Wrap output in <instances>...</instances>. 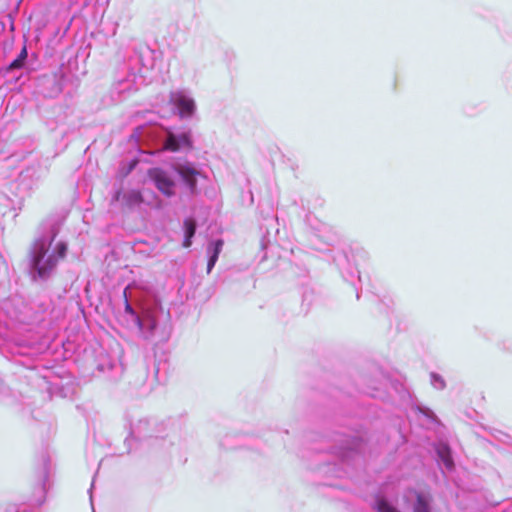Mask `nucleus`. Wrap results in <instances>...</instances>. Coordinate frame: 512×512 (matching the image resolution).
I'll return each instance as SVG.
<instances>
[{
  "instance_id": "obj_2",
  "label": "nucleus",
  "mask_w": 512,
  "mask_h": 512,
  "mask_svg": "<svg viewBox=\"0 0 512 512\" xmlns=\"http://www.w3.org/2000/svg\"><path fill=\"white\" fill-rule=\"evenodd\" d=\"M126 290L123 291V318L126 328L132 331L147 346L155 347L166 343L172 331L169 313L165 316L161 305L158 303L133 307L127 297Z\"/></svg>"
},
{
  "instance_id": "obj_17",
  "label": "nucleus",
  "mask_w": 512,
  "mask_h": 512,
  "mask_svg": "<svg viewBox=\"0 0 512 512\" xmlns=\"http://www.w3.org/2000/svg\"><path fill=\"white\" fill-rule=\"evenodd\" d=\"M432 499L430 495L416 492V500L413 505V512H432Z\"/></svg>"
},
{
  "instance_id": "obj_9",
  "label": "nucleus",
  "mask_w": 512,
  "mask_h": 512,
  "mask_svg": "<svg viewBox=\"0 0 512 512\" xmlns=\"http://www.w3.org/2000/svg\"><path fill=\"white\" fill-rule=\"evenodd\" d=\"M47 175V170L40 165L29 166L18 177L19 187L27 192L37 189Z\"/></svg>"
},
{
  "instance_id": "obj_11",
  "label": "nucleus",
  "mask_w": 512,
  "mask_h": 512,
  "mask_svg": "<svg viewBox=\"0 0 512 512\" xmlns=\"http://www.w3.org/2000/svg\"><path fill=\"white\" fill-rule=\"evenodd\" d=\"M163 146L171 152L187 151L193 148L191 131L169 133L164 139Z\"/></svg>"
},
{
  "instance_id": "obj_21",
  "label": "nucleus",
  "mask_w": 512,
  "mask_h": 512,
  "mask_svg": "<svg viewBox=\"0 0 512 512\" xmlns=\"http://www.w3.org/2000/svg\"><path fill=\"white\" fill-rule=\"evenodd\" d=\"M430 383L431 385L439 391H442L446 388V381L444 378L437 372L430 373Z\"/></svg>"
},
{
  "instance_id": "obj_3",
  "label": "nucleus",
  "mask_w": 512,
  "mask_h": 512,
  "mask_svg": "<svg viewBox=\"0 0 512 512\" xmlns=\"http://www.w3.org/2000/svg\"><path fill=\"white\" fill-rule=\"evenodd\" d=\"M364 447L365 441L360 436L338 433L330 447L329 456L316 470L327 477L342 478L360 460Z\"/></svg>"
},
{
  "instance_id": "obj_24",
  "label": "nucleus",
  "mask_w": 512,
  "mask_h": 512,
  "mask_svg": "<svg viewBox=\"0 0 512 512\" xmlns=\"http://www.w3.org/2000/svg\"><path fill=\"white\" fill-rule=\"evenodd\" d=\"M312 295H313L312 291L305 290L303 293V302H308V305H310V303L312 301Z\"/></svg>"
},
{
  "instance_id": "obj_20",
  "label": "nucleus",
  "mask_w": 512,
  "mask_h": 512,
  "mask_svg": "<svg viewBox=\"0 0 512 512\" xmlns=\"http://www.w3.org/2000/svg\"><path fill=\"white\" fill-rule=\"evenodd\" d=\"M373 508L377 512H401L387 498L380 495L375 497Z\"/></svg>"
},
{
  "instance_id": "obj_13",
  "label": "nucleus",
  "mask_w": 512,
  "mask_h": 512,
  "mask_svg": "<svg viewBox=\"0 0 512 512\" xmlns=\"http://www.w3.org/2000/svg\"><path fill=\"white\" fill-rule=\"evenodd\" d=\"M334 261L338 266L343 278L346 281L354 283V278L357 277L360 280L359 271L357 269H353L350 265V261L346 252H341L338 254Z\"/></svg>"
},
{
  "instance_id": "obj_27",
  "label": "nucleus",
  "mask_w": 512,
  "mask_h": 512,
  "mask_svg": "<svg viewBox=\"0 0 512 512\" xmlns=\"http://www.w3.org/2000/svg\"><path fill=\"white\" fill-rule=\"evenodd\" d=\"M93 487H94V484L92 483V484H91V487H90V489H89V493H90V494H91V490H92V488H93ZM90 499H92V496H91V495H90Z\"/></svg>"
},
{
  "instance_id": "obj_22",
  "label": "nucleus",
  "mask_w": 512,
  "mask_h": 512,
  "mask_svg": "<svg viewBox=\"0 0 512 512\" xmlns=\"http://www.w3.org/2000/svg\"><path fill=\"white\" fill-rule=\"evenodd\" d=\"M417 411L425 416L427 419H429L433 423H440L438 417L436 414L431 410L429 407L423 406V405H417L416 406Z\"/></svg>"
},
{
  "instance_id": "obj_6",
  "label": "nucleus",
  "mask_w": 512,
  "mask_h": 512,
  "mask_svg": "<svg viewBox=\"0 0 512 512\" xmlns=\"http://www.w3.org/2000/svg\"><path fill=\"white\" fill-rule=\"evenodd\" d=\"M169 103L173 112L180 119H190L196 112V103L190 92L185 89L171 91L169 94Z\"/></svg>"
},
{
  "instance_id": "obj_7",
  "label": "nucleus",
  "mask_w": 512,
  "mask_h": 512,
  "mask_svg": "<svg viewBox=\"0 0 512 512\" xmlns=\"http://www.w3.org/2000/svg\"><path fill=\"white\" fill-rule=\"evenodd\" d=\"M65 74L59 69L51 74H44L37 78L39 92L47 98L57 97L63 90Z\"/></svg>"
},
{
  "instance_id": "obj_12",
  "label": "nucleus",
  "mask_w": 512,
  "mask_h": 512,
  "mask_svg": "<svg viewBox=\"0 0 512 512\" xmlns=\"http://www.w3.org/2000/svg\"><path fill=\"white\" fill-rule=\"evenodd\" d=\"M174 170L190 193L195 194L197 192V177L201 175L195 165L190 162L179 163L174 167Z\"/></svg>"
},
{
  "instance_id": "obj_18",
  "label": "nucleus",
  "mask_w": 512,
  "mask_h": 512,
  "mask_svg": "<svg viewBox=\"0 0 512 512\" xmlns=\"http://www.w3.org/2000/svg\"><path fill=\"white\" fill-rule=\"evenodd\" d=\"M143 201V195L139 190H129L123 195V204L129 209L139 206Z\"/></svg>"
},
{
  "instance_id": "obj_14",
  "label": "nucleus",
  "mask_w": 512,
  "mask_h": 512,
  "mask_svg": "<svg viewBox=\"0 0 512 512\" xmlns=\"http://www.w3.org/2000/svg\"><path fill=\"white\" fill-rule=\"evenodd\" d=\"M223 245L224 241L222 239L213 240L207 245V273H210L217 263Z\"/></svg>"
},
{
  "instance_id": "obj_1",
  "label": "nucleus",
  "mask_w": 512,
  "mask_h": 512,
  "mask_svg": "<svg viewBox=\"0 0 512 512\" xmlns=\"http://www.w3.org/2000/svg\"><path fill=\"white\" fill-rule=\"evenodd\" d=\"M59 233L56 223H43L39 233L27 251L26 271L32 284L42 288L48 287L58 273V267L68 253L66 241H58L53 247Z\"/></svg>"
},
{
  "instance_id": "obj_26",
  "label": "nucleus",
  "mask_w": 512,
  "mask_h": 512,
  "mask_svg": "<svg viewBox=\"0 0 512 512\" xmlns=\"http://www.w3.org/2000/svg\"><path fill=\"white\" fill-rule=\"evenodd\" d=\"M119 195H120V191H118V192L116 193V195L114 196V199H115V200H118V199H119Z\"/></svg>"
},
{
  "instance_id": "obj_15",
  "label": "nucleus",
  "mask_w": 512,
  "mask_h": 512,
  "mask_svg": "<svg viewBox=\"0 0 512 512\" xmlns=\"http://www.w3.org/2000/svg\"><path fill=\"white\" fill-rule=\"evenodd\" d=\"M182 229H183V235H184L182 246L184 248H189V247H191V245L193 243V238L196 234V230H197L196 220L192 217L185 218L183 221Z\"/></svg>"
},
{
  "instance_id": "obj_5",
  "label": "nucleus",
  "mask_w": 512,
  "mask_h": 512,
  "mask_svg": "<svg viewBox=\"0 0 512 512\" xmlns=\"http://www.w3.org/2000/svg\"><path fill=\"white\" fill-rule=\"evenodd\" d=\"M0 350L13 363L26 369H34L43 346L41 343L27 341L19 336L10 338L7 325L0 321Z\"/></svg>"
},
{
  "instance_id": "obj_8",
  "label": "nucleus",
  "mask_w": 512,
  "mask_h": 512,
  "mask_svg": "<svg viewBox=\"0 0 512 512\" xmlns=\"http://www.w3.org/2000/svg\"><path fill=\"white\" fill-rule=\"evenodd\" d=\"M163 424H158L155 419H140L135 425L131 426L130 436L136 441H142L149 438L162 437Z\"/></svg>"
},
{
  "instance_id": "obj_4",
  "label": "nucleus",
  "mask_w": 512,
  "mask_h": 512,
  "mask_svg": "<svg viewBox=\"0 0 512 512\" xmlns=\"http://www.w3.org/2000/svg\"><path fill=\"white\" fill-rule=\"evenodd\" d=\"M156 52L147 44H139L134 47L133 55L128 64H124L123 70L127 71L125 77L117 76L112 89L118 94L130 93L138 90V81L144 82L146 73L155 66Z\"/></svg>"
},
{
  "instance_id": "obj_23",
  "label": "nucleus",
  "mask_w": 512,
  "mask_h": 512,
  "mask_svg": "<svg viewBox=\"0 0 512 512\" xmlns=\"http://www.w3.org/2000/svg\"><path fill=\"white\" fill-rule=\"evenodd\" d=\"M12 390L9 385L6 383L4 378L0 375V398H6L11 396Z\"/></svg>"
},
{
  "instance_id": "obj_19",
  "label": "nucleus",
  "mask_w": 512,
  "mask_h": 512,
  "mask_svg": "<svg viewBox=\"0 0 512 512\" xmlns=\"http://www.w3.org/2000/svg\"><path fill=\"white\" fill-rule=\"evenodd\" d=\"M28 58V51L26 46L24 45L18 54V56L13 59L9 65L5 68L6 72L20 70L25 67L26 61Z\"/></svg>"
},
{
  "instance_id": "obj_16",
  "label": "nucleus",
  "mask_w": 512,
  "mask_h": 512,
  "mask_svg": "<svg viewBox=\"0 0 512 512\" xmlns=\"http://www.w3.org/2000/svg\"><path fill=\"white\" fill-rule=\"evenodd\" d=\"M436 455L438 461L441 462L448 470H452L454 468L452 452L447 444L440 443L436 447Z\"/></svg>"
},
{
  "instance_id": "obj_10",
  "label": "nucleus",
  "mask_w": 512,
  "mask_h": 512,
  "mask_svg": "<svg viewBox=\"0 0 512 512\" xmlns=\"http://www.w3.org/2000/svg\"><path fill=\"white\" fill-rule=\"evenodd\" d=\"M148 177L163 195L166 197L175 195V182L165 170L159 167L150 168Z\"/></svg>"
},
{
  "instance_id": "obj_25",
  "label": "nucleus",
  "mask_w": 512,
  "mask_h": 512,
  "mask_svg": "<svg viewBox=\"0 0 512 512\" xmlns=\"http://www.w3.org/2000/svg\"><path fill=\"white\" fill-rule=\"evenodd\" d=\"M334 240H335L334 235H328V236L325 238V243H327V244H331Z\"/></svg>"
}]
</instances>
